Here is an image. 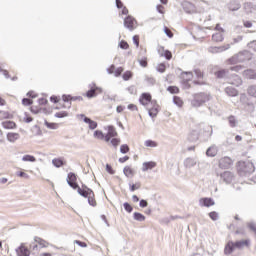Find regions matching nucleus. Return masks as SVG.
<instances>
[{
	"label": "nucleus",
	"instance_id": "nucleus-1",
	"mask_svg": "<svg viewBox=\"0 0 256 256\" xmlns=\"http://www.w3.org/2000/svg\"><path fill=\"white\" fill-rule=\"evenodd\" d=\"M78 195L88 199V205L91 207H97V200H95V192L91 188H88L87 185L82 184V189L78 188Z\"/></svg>",
	"mask_w": 256,
	"mask_h": 256
},
{
	"label": "nucleus",
	"instance_id": "nucleus-2",
	"mask_svg": "<svg viewBox=\"0 0 256 256\" xmlns=\"http://www.w3.org/2000/svg\"><path fill=\"white\" fill-rule=\"evenodd\" d=\"M237 171L240 177H247V175L255 173V165L249 161H240L238 162Z\"/></svg>",
	"mask_w": 256,
	"mask_h": 256
},
{
	"label": "nucleus",
	"instance_id": "nucleus-3",
	"mask_svg": "<svg viewBox=\"0 0 256 256\" xmlns=\"http://www.w3.org/2000/svg\"><path fill=\"white\" fill-rule=\"evenodd\" d=\"M251 59H253V54L244 50L229 58L228 63L229 65H237V63H245V61H251Z\"/></svg>",
	"mask_w": 256,
	"mask_h": 256
},
{
	"label": "nucleus",
	"instance_id": "nucleus-4",
	"mask_svg": "<svg viewBox=\"0 0 256 256\" xmlns=\"http://www.w3.org/2000/svg\"><path fill=\"white\" fill-rule=\"evenodd\" d=\"M208 101H211V94L200 92L193 94V99L191 100V105L193 107H203L205 103H208Z\"/></svg>",
	"mask_w": 256,
	"mask_h": 256
},
{
	"label": "nucleus",
	"instance_id": "nucleus-5",
	"mask_svg": "<svg viewBox=\"0 0 256 256\" xmlns=\"http://www.w3.org/2000/svg\"><path fill=\"white\" fill-rule=\"evenodd\" d=\"M241 69H243V66L241 65L232 66L230 69L218 70L215 72V76L217 79H225V77H229V71H235V73H239Z\"/></svg>",
	"mask_w": 256,
	"mask_h": 256
},
{
	"label": "nucleus",
	"instance_id": "nucleus-6",
	"mask_svg": "<svg viewBox=\"0 0 256 256\" xmlns=\"http://www.w3.org/2000/svg\"><path fill=\"white\" fill-rule=\"evenodd\" d=\"M66 181L71 189L77 190V193H79V189H83V185L80 187L77 183V175L73 172L68 173Z\"/></svg>",
	"mask_w": 256,
	"mask_h": 256
},
{
	"label": "nucleus",
	"instance_id": "nucleus-7",
	"mask_svg": "<svg viewBox=\"0 0 256 256\" xmlns=\"http://www.w3.org/2000/svg\"><path fill=\"white\" fill-rule=\"evenodd\" d=\"M139 102H140L141 105L148 108V107H150V105H155V103L157 101L152 100L151 95L149 93L145 92V93L141 94V96L139 98Z\"/></svg>",
	"mask_w": 256,
	"mask_h": 256
},
{
	"label": "nucleus",
	"instance_id": "nucleus-8",
	"mask_svg": "<svg viewBox=\"0 0 256 256\" xmlns=\"http://www.w3.org/2000/svg\"><path fill=\"white\" fill-rule=\"evenodd\" d=\"M90 89L86 92V97L88 99H93L99 95V93H103V89L101 87H97L95 83L89 85Z\"/></svg>",
	"mask_w": 256,
	"mask_h": 256
},
{
	"label": "nucleus",
	"instance_id": "nucleus-9",
	"mask_svg": "<svg viewBox=\"0 0 256 256\" xmlns=\"http://www.w3.org/2000/svg\"><path fill=\"white\" fill-rule=\"evenodd\" d=\"M135 25H137V20H135L133 16L128 15L124 18V27L128 29V31H135Z\"/></svg>",
	"mask_w": 256,
	"mask_h": 256
},
{
	"label": "nucleus",
	"instance_id": "nucleus-10",
	"mask_svg": "<svg viewBox=\"0 0 256 256\" xmlns=\"http://www.w3.org/2000/svg\"><path fill=\"white\" fill-rule=\"evenodd\" d=\"M228 83L230 85H234V87H241V85H243V79H241L237 74H231L228 76Z\"/></svg>",
	"mask_w": 256,
	"mask_h": 256
},
{
	"label": "nucleus",
	"instance_id": "nucleus-11",
	"mask_svg": "<svg viewBox=\"0 0 256 256\" xmlns=\"http://www.w3.org/2000/svg\"><path fill=\"white\" fill-rule=\"evenodd\" d=\"M159 105H157V102L155 104H152L148 106L146 109L148 111L149 117H152V119H155L157 117V114L159 113Z\"/></svg>",
	"mask_w": 256,
	"mask_h": 256
},
{
	"label": "nucleus",
	"instance_id": "nucleus-12",
	"mask_svg": "<svg viewBox=\"0 0 256 256\" xmlns=\"http://www.w3.org/2000/svg\"><path fill=\"white\" fill-rule=\"evenodd\" d=\"M233 165V160L230 157L221 158L219 161V167L221 169H229Z\"/></svg>",
	"mask_w": 256,
	"mask_h": 256
},
{
	"label": "nucleus",
	"instance_id": "nucleus-13",
	"mask_svg": "<svg viewBox=\"0 0 256 256\" xmlns=\"http://www.w3.org/2000/svg\"><path fill=\"white\" fill-rule=\"evenodd\" d=\"M17 256H29L31 255V251L29 248L25 247V244H21L18 248H16Z\"/></svg>",
	"mask_w": 256,
	"mask_h": 256
},
{
	"label": "nucleus",
	"instance_id": "nucleus-14",
	"mask_svg": "<svg viewBox=\"0 0 256 256\" xmlns=\"http://www.w3.org/2000/svg\"><path fill=\"white\" fill-rule=\"evenodd\" d=\"M80 117L81 119H83L84 123H87V125H89V129H91V131L95 130L98 125L96 121L91 120V118L85 116V114H81Z\"/></svg>",
	"mask_w": 256,
	"mask_h": 256
},
{
	"label": "nucleus",
	"instance_id": "nucleus-15",
	"mask_svg": "<svg viewBox=\"0 0 256 256\" xmlns=\"http://www.w3.org/2000/svg\"><path fill=\"white\" fill-rule=\"evenodd\" d=\"M231 48V44H226L224 46L220 47H210L209 52L210 53H223V51H227V49Z\"/></svg>",
	"mask_w": 256,
	"mask_h": 256
},
{
	"label": "nucleus",
	"instance_id": "nucleus-16",
	"mask_svg": "<svg viewBox=\"0 0 256 256\" xmlns=\"http://www.w3.org/2000/svg\"><path fill=\"white\" fill-rule=\"evenodd\" d=\"M222 181L229 185L233 181V174L229 171H225L220 175Z\"/></svg>",
	"mask_w": 256,
	"mask_h": 256
},
{
	"label": "nucleus",
	"instance_id": "nucleus-17",
	"mask_svg": "<svg viewBox=\"0 0 256 256\" xmlns=\"http://www.w3.org/2000/svg\"><path fill=\"white\" fill-rule=\"evenodd\" d=\"M236 246H235V242L233 241H228V243L226 244L225 248H224V255H231V253H233V251H235Z\"/></svg>",
	"mask_w": 256,
	"mask_h": 256
},
{
	"label": "nucleus",
	"instance_id": "nucleus-18",
	"mask_svg": "<svg viewBox=\"0 0 256 256\" xmlns=\"http://www.w3.org/2000/svg\"><path fill=\"white\" fill-rule=\"evenodd\" d=\"M236 249H244V247H249L251 245V241L249 239L246 240H238L234 242Z\"/></svg>",
	"mask_w": 256,
	"mask_h": 256
},
{
	"label": "nucleus",
	"instance_id": "nucleus-19",
	"mask_svg": "<svg viewBox=\"0 0 256 256\" xmlns=\"http://www.w3.org/2000/svg\"><path fill=\"white\" fill-rule=\"evenodd\" d=\"M199 203L201 207H213L215 205L213 198H201Z\"/></svg>",
	"mask_w": 256,
	"mask_h": 256
},
{
	"label": "nucleus",
	"instance_id": "nucleus-20",
	"mask_svg": "<svg viewBox=\"0 0 256 256\" xmlns=\"http://www.w3.org/2000/svg\"><path fill=\"white\" fill-rule=\"evenodd\" d=\"M195 165H197L196 158L188 157L184 160V167H186V169H191V167H195Z\"/></svg>",
	"mask_w": 256,
	"mask_h": 256
},
{
	"label": "nucleus",
	"instance_id": "nucleus-21",
	"mask_svg": "<svg viewBox=\"0 0 256 256\" xmlns=\"http://www.w3.org/2000/svg\"><path fill=\"white\" fill-rule=\"evenodd\" d=\"M62 100L64 103H69V101H83V97L81 96H71V95H63Z\"/></svg>",
	"mask_w": 256,
	"mask_h": 256
},
{
	"label": "nucleus",
	"instance_id": "nucleus-22",
	"mask_svg": "<svg viewBox=\"0 0 256 256\" xmlns=\"http://www.w3.org/2000/svg\"><path fill=\"white\" fill-rule=\"evenodd\" d=\"M182 7L186 11V13H191V11H193L195 9V5H193V3L189 2V1H184L182 3Z\"/></svg>",
	"mask_w": 256,
	"mask_h": 256
},
{
	"label": "nucleus",
	"instance_id": "nucleus-23",
	"mask_svg": "<svg viewBox=\"0 0 256 256\" xmlns=\"http://www.w3.org/2000/svg\"><path fill=\"white\" fill-rule=\"evenodd\" d=\"M52 165H54V167H57V169H59V167L65 166L66 162L63 158H54L52 160Z\"/></svg>",
	"mask_w": 256,
	"mask_h": 256
},
{
	"label": "nucleus",
	"instance_id": "nucleus-24",
	"mask_svg": "<svg viewBox=\"0 0 256 256\" xmlns=\"http://www.w3.org/2000/svg\"><path fill=\"white\" fill-rule=\"evenodd\" d=\"M225 93H227L229 97H237V95H239V91L233 87H226Z\"/></svg>",
	"mask_w": 256,
	"mask_h": 256
},
{
	"label": "nucleus",
	"instance_id": "nucleus-25",
	"mask_svg": "<svg viewBox=\"0 0 256 256\" xmlns=\"http://www.w3.org/2000/svg\"><path fill=\"white\" fill-rule=\"evenodd\" d=\"M154 167H157V163L150 161V162H144L142 171H149V169H154Z\"/></svg>",
	"mask_w": 256,
	"mask_h": 256
},
{
	"label": "nucleus",
	"instance_id": "nucleus-26",
	"mask_svg": "<svg viewBox=\"0 0 256 256\" xmlns=\"http://www.w3.org/2000/svg\"><path fill=\"white\" fill-rule=\"evenodd\" d=\"M145 53V51L140 52L139 58H138V63L141 67H147V56H141Z\"/></svg>",
	"mask_w": 256,
	"mask_h": 256
},
{
	"label": "nucleus",
	"instance_id": "nucleus-27",
	"mask_svg": "<svg viewBox=\"0 0 256 256\" xmlns=\"http://www.w3.org/2000/svg\"><path fill=\"white\" fill-rule=\"evenodd\" d=\"M19 137H20L19 133L10 132L7 134V140L10 143H15L19 139Z\"/></svg>",
	"mask_w": 256,
	"mask_h": 256
},
{
	"label": "nucleus",
	"instance_id": "nucleus-28",
	"mask_svg": "<svg viewBox=\"0 0 256 256\" xmlns=\"http://www.w3.org/2000/svg\"><path fill=\"white\" fill-rule=\"evenodd\" d=\"M244 77H246V79H256V73L254 70L252 69H247L243 72Z\"/></svg>",
	"mask_w": 256,
	"mask_h": 256
},
{
	"label": "nucleus",
	"instance_id": "nucleus-29",
	"mask_svg": "<svg viewBox=\"0 0 256 256\" xmlns=\"http://www.w3.org/2000/svg\"><path fill=\"white\" fill-rule=\"evenodd\" d=\"M34 243H37L38 245L42 246V247H47V245H49V242H47L46 240L42 239L41 237L35 236L34 237Z\"/></svg>",
	"mask_w": 256,
	"mask_h": 256
},
{
	"label": "nucleus",
	"instance_id": "nucleus-30",
	"mask_svg": "<svg viewBox=\"0 0 256 256\" xmlns=\"http://www.w3.org/2000/svg\"><path fill=\"white\" fill-rule=\"evenodd\" d=\"M230 11H239L241 9V4L237 1H233L228 6Z\"/></svg>",
	"mask_w": 256,
	"mask_h": 256
},
{
	"label": "nucleus",
	"instance_id": "nucleus-31",
	"mask_svg": "<svg viewBox=\"0 0 256 256\" xmlns=\"http://www.w3.org/2000/svg\"><path fill=\"white\" fill-rule=\"evenodd\" d=\"M2 127H4V129H15L17 124H15L13 121H4L2 122Z\"/></svg>",
	"mask_w": 256,
	"mask_h": 256
},
{
	"label": "nucleus",
	"instance_id": "nucleus-32",
	"mask_svg": "<svg viewBox=\"0 0 256 256\" xmlns=\"http://www.w3.org/2000/svg\"><path fill=\"white\" fill-rule=\"evenodd\" d=\"M223 39V34L221 32H217L212 35V41H215L216 43L223 41Z\"/></svg>",
	"mask_w": 256,
	"mask_h": 256
},
{
	"label": "nucleus",
	"instance_id": "nucleus-33",
	"mask_svg": "<svg viewBox=\"0 0 256 256\" xmlns=\"http://www.w3.org/2000/svg\"><path fill=\"white\" fill-rule=\"evenodd\" d=\"M133 219L135 221L143 222V221H145V215H143L142 213H139V212H134Z\"/></svg>",
	"mask_w": 256,
	"mask_h": 256
},
{
	"label": "nucleus",
	"instance_id": "nucleus-34",
	"mask_svg": "<svg viewBox=\"0 0 256 256\" xmlns=\"http://www.w3.org/2000/svg\"><path fill=\"white\" fill-rule=\"evenodd\" d=\"M182 77L186 83H189L193 79V72H183Z\"/></svg>",
	"mask_w": 256,
	"mask_h": 256
},
{
	"label": "nucleus",
	"instance_id": "nucleus-35",
	"mask_svg": "<svg viewBox=\"0 0 256 256\" xmlns=\"http://www.w3.org/2000/svg\"><path fill=\"white\" fill-rule=\"evenodd\" d=\"M207 157H215L217 155V148L215 147H209L206 151Z\"/></svg>",
	"mask_w": 256,
	"mask_h": 256
},
{
	"label": "nucleus",
	"instance_id": "nucleus-36",
	"mask_svg": "<svg viewBox=\"0 0 256 256\" xmlns=\"http://www.w3.org/2000/svg\"><path fill=\"white\" fill-rule=\"evenodd\" d=\"M245 110L248 112V113H253L255 111V104H253V102H247L245 104Z\"/></svg>",
	"mask_w": 256,
	"mask_h": 256
},
{
	"label": "nucleus",
	"instance_id": "nucleus-37",
	"mask_svg": "<svg viewBox=\"0 0 256 256\" xmlns=\"http://www.w3.org/2000/svg\"><path fill=\"white\" fill-rule=\"evenodd\" d=\"M22 161H25V162H30V163H35L37 161V159L35 158V156L33 155H24L22 157Z\"/></svg>",
	"mask_w": 256,
	"mask_h": 256
},
{
	"label": "nucleus",
	"instance_id": "nucleus-38",
	"mask_svg": "<svg viewBox=\"0 0 256 256\" xmlns=\"http://www.w3.org/2000/svg\"><path fill=\"white\" fill-rule=\"evenodd\" d=\"M228 123H229V126L232 128L237 127V119L235 118V116L233 115L229 116Z\"/></svg>",
	"mask_w": 256,
	"mask_h": 256
},
{
	"label": "nucleus",
	"instance_id": "nucleus-39",
	"mask_svg": "<svg viewBox=\"0 0 256 256\" xmlns=\"http://www.w3.org/2000/svg\"><path fill=\"white\" fill-rule=\"evenodd\" d=\"M123 173L127 177H133V175H134L133 169H131V167H129V166L124 167Z\"/></svg>",
	"mask_w": 256,
	"mask_h": 256
},
{
	"label": "nucleus",
	"instance_id": "nucleus-40",
	"mask_svg": "<svg viewBox=\"0 0 256 256\" xmlns=\"http://www.w3.org/2000/svg\"><path fill=\"white\" fill-rule=\"evenodd\" d=\"M54 117L57 119H63V117H69V113H67V111L56 112Z\"/></svg>",
	"mask_w": 256,
	"mask_h": 256
},
{
	"label": "nucleus",
	"instance_id": "nucleus-41",
	"mask_svg": "<svg viewBox=\"0 0 256 256\" xmlns=\"http://www.w3.org/2000/svg\"><path fill=\"white\" fill-rule=\"evenodd\" d=\"M108 135L110 137H117V130H115L114 126H108Z\"/></svg>",
	"mask_w": 256,
	"mask_h": 256
},
{
	"label": "nucleus",
	"instance_id": "nucleus-42",
	"mask_svg": "<svg viewBox=\"0 0 256 256\" xmlns=\"http://www.w3.org/2000/svg\"><path fill=\"white\" fill-rule=\"evenodd\" d=\"M173 103L174 105H177V107H183V100L178 96L173 97Z\"/></svg>",
	"mask_w": 256,
	"mask_h": 256
},
{
	"label": "nucleus",
	"instance_id": "nucleus-43",
	"mask_svg": "<svg viewBox=\"0 0 256 256\" xmlns=\"http://www.w3.org/2000/svg\"><path fill=\"white\" fill-rule=\"evenodd\" d=\"M162 57H165V59H167V61H171V59H173V53H171V51L169 50H165L163 54H161Z\"/></svg>",
	"mask_w": 256,
	"mask_h": 256
},
{
	"label": "nucleus",
	"instance_id": "nucleus-44",
	"mask_svg": "<svg viewBox=\"0 0 256 256\" xmlns=\"http://www.w3.org/2000/svg\"><path fill=\"white\" fill-rule=\"evenodd\" d=\"M167 91H169V93H171L172 95H177V93H179V87H177V86H169L167 88Z\"/></svg>",
	"mask_w": 256,
	"mask_h": 256
},
{
	"label": "nucleus",
	"instance_id": "nucleus-45",
	"mask_svg": "<svg viewBox=\"0 0 256 256\" xmlns=\"http://www.w3.org/2000/svg\"><path fill=\"white\" fill-rule=\"evenodd\" d=\"M133 77V72L132 71H126L123 73L122 78L124 81H129Z\"/></svg>",
	"mask_w": 256,
	"mask_h": 256
},
{
	"label": "nucleus",
	"instance_id": "nucleus-46",
	"mask_svg": "<svg viewBox=\"0 0 256 256\" xmlns=\"http://www.w3.org/2000/svg\"><path fill=\"white\" fill-rule=\"evenodd\" d=\"M44 125L48 128V129H57V123H53V122H49L47 120L44 121Z\"/></svg>",
	"mask_w": 256,
	"mask_h": 256
},
{
	"label": "nucleus",
	"instance_id": "nucleus-47",
	"mask_svg": "<svg viewBox=\"0 0 256 256\" xmlns=\"http://www.w3.org/2000/svg\"><path fill=\"white\" fill-rule=\"evenodd\" d=\"M247 92L250 97H256V86H250Z\"/></svg>",
	"mask_w": 256,
	"mask_h": 256
},
{
	"label": "nucleus",
	"instance_id": "nucleus-48",
	"mask_svg": "<svg viewBox=\"0 0 256 256\" xmlns=\"http://www.w3.org/2000/svg\"><path fill=\"white\" fill-rule=\"evenodd\" d=\"M94 137L96 139H104L105 134H103V131H101V130H96V131H94Z\"/></svg>",
	"mask_w": 256,
	"mask_h": 256
},
{
	"label": "nucleus",
	"instance_id": "nucleus-49",
	"mask_svg": "<svg viewBox=\"0 0 256 256\" xmlns=\"http://www.w3.org/2000/svg\"><path fill=\"white\" fill-rule=\"evenodd\" d=\"M123 207L127 213H133V206H131V204H129V202H125L123 204Z\"/></svg>",
	"mask_w": 256,
	"mask_h": 256
},
{
	"label": "nucleus",
	"instance_id": "nucleus-50",
	"mask_svg": "<svg viewBox=\"0 0 256 256\" xmlns=\"http://www.w3.org/2000/svg\"><path fill=\"white\" fill-rule=\"evenodd\" d=\"M120 153H122L123 155L129 153V145L127 144H123L120 146Z\"/></svg>",
	"mask_w": 256,
	"mask_h": 256
},
{
	"label": "nucleus",
	"instance_id": "nucleus-51",
	"mask_svg": "<svg viewBox=\"0 0 256 256\" xmlns=\"http://www.w3.org/2000/svg\"><path fill=\"white\" fill-rule=\"evenodd\" d=\"M130 191H137V189H141V183L137 182L136 184H129Z\"/></svg>",
	"mask_w": 256,
	"mask_h": 256
},
{
	"label": "nucleus",
	"instance_id": "nucleus-52",
	"mask_svg": "<svg viewBox=\"0 0 256 256\" xmlns=\"http://www.w3.org/2000/svg\"><path fill=\"white\" fill-rule=\"evenodd\" d=\"M145 81L147 83V85H155L156 81L155 78L151 77V76H145Z\"/></svg>",
	"mask_w": 256,
	"mask_h": 256
},
{
	"label": "nucleus",
	"instance_id": "nucleus-53",
	"mask_svg": "<svg viewBox=\"0 0 256 256\" xmlns=\"http://www.w3.org/2000/svg\"><path fill=\"white\" fill-rule=\"evenodd\" d=\"M22 105H25V107H29V105H33V100L29 98H23Z\"/></svg>",
	"mask_w": 256,
	"mask_h": 256
},
{
	"label": "nucleus",
	"instance_id": "nucleus-54",
	"mask_svg": "<svg viewBox=\"0 0 256 256\" xmlns=\"http://www.w3.org/2000/svg\"><path fill=\"white\" fill-rule=\"evenodd\" d=\"M156 69H157L158 73H165L167 67L165 66L164 63H161V64H159V65L157 66Z\"/></svg>",
	"mask_w": 256,
	"mask_h": 256
},
{
	"label": "nucleus",
	"instance_id": "nucleus-55",
	"mask_svg": "<svg viewBox=\"0 0 256 256\" xmlns=\"http://www.w3.org/2000/svg\"><path fill=\"white\" fill-rule=\"evenodd\" d=\"M209 217L212 219V221H217V219H219V214L215 211H212L209 213Z\"/></svg>",
	"mask_w": 256,
	"mask_h": 256
},
{
	"label": "nucleus",
	"instance_id": "nucleus-56",
	"mask_svg": "<svg viewBox=\"0 0 256 256\" xmlns=\"http://www.w3.org/2000/svg\"><path fill=\"white\" fill-rule=\"evenodd\" d=\"M119 47H120V49H129V43H127V41H125V40H122L119 43Z\"/></svg>",
	"mask_w": 256,
	"mask_h": 256
},
{
	"label": "nucleus",
	"instance_id": "nucleus-57",
	"mask_svg": "<svg viewBox=\"0 0 256 256\" xmlns=\"http://www.w3.org/2000/svg\"><path fill=\"white\" fill-rule=\"evenodd\" d=\"M145 146L146 147H156L157 146V143L153 140H146L145 141Z\"/></svg>",
	"mask_w": 256,
	"mask_h": 256
},
{
	"label": "nucleus",
	"instance_id": "nucleus-58",
	"mask_svg": "<svg viewBox=\"0 0 256 256\" xmlns=\"http://www.w3.org/2000/svg\"><path fill=\"white\" fill-rule=\"evenodd\" d=\"M0 119H9V112L0 110Z\"/></svg>",
	"mask_w": 256,
	"mask_h": 256
},
{
	"label": "nucleus",
	"instance_id": "nucleus-59",
	"mask_svg": "<svg viewBox=\"0 0 256 256\" xmlns=\"http://www.w3.org/2000/svg\"><path fill=\"white\" fill-rule=\"evenodd\" d=\"M164 33H165V35H167V37H169V39H172L173 32H171V30H169V28H167V26H164Z\"/></svg>",
	"mask_w": 256,
	"mask_h": 256
},
{
	"label": "nucleus",
	"instance_id": "nucleus-60",
	"mask_svg": "<svg viewBox=\"0 0 256 256\" xmlns=\"http://www.w3.org/2000/svg\"><path fill=\"white\" fill-rule=\"evenodd\" d=\"M122 73H123V67H118L116 70H114L115 77H121Z\"/></svg>",
	"mask_w": 256,
	"mask_h": 256
},
{
	"label": "nucleus",
	"instance_id": "nucleus-61",
	"mask_svg": "<svg viewBox=\"0 0 256 256\" xmlns=\"http://www.w3.org/2000/svg\"><path fill=\"white\" fill-rule=\"evenodd\" d=\"M119 143H121V139H119V138H113L111 140V144L113 145V147H117L119 145Z\"/></svg>",
	"mask_w": 256,
	"mask_h": 256
},
{
	"label": "nucleus",
	"instance_id": "nucleus-62",
	"mask_svg": "<svg viewBox=\"0 0 256 256\" xmlns=\"http://www.w3.org/2000/svg\"><path fill=\"white\" fill-rule=\"evenodd\" d=\"M194 73H195L197 79H203V72H201L199 69H195Z\"/></svg>",
	"mask_w": 256,
	"mask_h": 256
},
{
	"label": "nucleus",
	"instance_id": "nucleus-63",
	"mask_svg": "<svg viewBox=\"0 0 256 256\" xmlns=\"http://www.w3.org/2000/svg\"><path fill=\"white\" fill-rule=\"evenodd\" d=\"M249 49H253V51H256V40L251 41L248 43Z\"/></svg>",
	"mask_w": 256,
	"mask_h": 256
},
{
	"label": "nucleus",
	"instance_id": "nucleus-64",
	"mask_svg": "<svg viewBox=\"0 0 256 256\" xmlns=\"http://www.w3.org/2000/svg\"><path fill=\"white\" fill-rule=\"evenodd\" d=\"M148 205H149V203H148L147 200H145V199H142V200H140V202H139V206L142 207V208H145V207H147Z\"/></svg>",
	"mask_w": 256,
	"mask_h": 256
}]
</instances>
